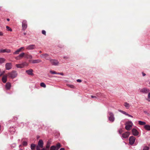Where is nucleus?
Here are the masks:
<instances>
[{"label":"nucleus","instance_id":"52","mask_svg":"<svg viewBox=\"0 0 150 150\" xmlns=\"http://www.w3.org/2000/svg\"><path fill=\"white\" fill-rule=\"evenodd\" d=\"M3 35V33L1 32H0V36H2Z\"/></svg>","mask_w":150,"mask_h":150},{"label":"nucleus","instance_id":"3","mask_svg":"<svg viewBox=\"0 0 150 150\" xmlns=\"http://www.w3.org/2000/svg\"><path fill=\"white\" fill-rule=\"evenodd\" d=\"M40 57L42 58H45L46 60H50V57L49 55L47 53H43L40 55Z\"/></svg>","mask_w":150,"mask_h":150},{"label":"nucleus","instance_id":"36","mask_svg":"<svg viewBox=\"0 0 150 150\" xmlns=\"http://www.w3.org/2000/svg\"><path fill=\"white\" fill-rule=\"evenodd\" d=\"M50 72L52 74H57V73L55 71L51 70L50 71Z\"/></svg>","mask_w":150,"mask_h":150},{"label":"nucleus","instance_id":"8","mask_svg":"<svg viewBox=\"0 0 150 150\" xmlns=\"http://www.w3.org/2000/svg\"><path fill=\"white\" fill-rule=\"evenodd\" d=\"M36 47L34 45H30L26 47V49L27 50H32L35 49Z\"/></svg>","mask_w":150,"mask_h":150},{"label":"nucleus","instance_id":"20","mask_svg":"<svg viewBox=\"0 0 150 150\" xmlns=\"http://www.w3.org/2000/svg\"><path fill=\"white\" fill-rule=\"evenodd\" d=\"M11 83L9 82H7L6 85V88L7 90L10 89L11 87Z\"/></svg>","mask_w":150,"mask_h":150},{"label":"nucleus","instance_id":"57","mask_svg":"<svg viewBox=\"0 0 150 150\" xmlns=\"http://www.w3.org/2000/svg\"><path fill=\"white\" fill-rule=\"evenodd\" d=\"M118 111H119V112H121V113L122 112V110H118Z\"/></svg>","mask_w":150,"mask_h":150},{"label":"nucleus","instance_id":"60","mask_svg":"<svg viewBox=\"0 0 150 150\" xmlns=\"http://www.w3.org/2000/svg\"><path fill=\"white\" fill-rule=\"evenodd\" d=\"M1 125H0V131H1Z\"/></svg>","mask_w":150,"mask_h":150},{"label":"nucleus","instance_id":"9","mask_svg":"<svg viewBox=\"0 0 150 150\" xmlns=\"http://www.w3.org/2000/svg\"><path fill=\"white\" fill-rule=\"evenodd\" d=\"M50 62L52 65L55 66L59 64V62L57 60L54 59H50Z\"/></svg>","mask_w":150,"mask_h":150},{"label":"nucleus","instance_id":"1","mask_svg":"<svg viewBox=\"0 0 150 150\" xmlns=\"http://www.w3.org/2000/svg\"><path fill=\"white\" fill-rule=\"evenodd\" d=\"M7 75L10 78L13 79L17 76V73L16 71L13 70L8 73Z\"/></svg>","mask_w":150,"mask_h":150},{"label":"nucleus","instance_id":"17","mask_svg":"<svg viewBox=\"0 0 150 150\" xmlns=\"http://www.w3.org/2000/svg\"><path fill=\"white\" fill-rule=\"evenodd\" d=\"M33 70L32 69H29L26 71V72L27 73L28 75H33Z\"/></svg>","mask_w":150,"mask_h":150},{"label":"nucleus","instance_id":"11","mask_svg":"<svg viewBox=\"0 0 150 150\" xmlns=\"http://www.w3.org/2000/svg\"><path fill=\"white\" fill-rule=\"evenodd\" d=\"M12 65L11 63H8L6 64L5 67L6 70H9L12 68Z\"/></svg>","mask_w":150,"mask_h":150},{"label":"nucleus","instance_id":"16","mask_svg":"<svg viewBox=\"0 0 150 150\" xmlns=\"http://www.w3.org/2000/svg\"><path fill=\"white\" fill-rule=\"evenodd\" d=\"M8 76L7 74L4 75L2 78V81L4 83H6L7 80V77Z\"/></svg>","mask_w":150,"mask_h":150},{"label":"nucleus","instance_id":"14","mask_svg":"<svg viewBox=\"0 0 150 150\" xmlns=\"http://www.w3.org/2000/svg\"><path fill=\"white\" fill-rule=\"evenodd\" d=\"M132 132L134 136H137L139 134V132L135 129L133 128L132 129Z\"/></svg>","mask_w":150,"mask_h":150},{"label":"nucleus","instance_id":"51","mask_svg":"<svg viewBox=\"0 0 150 150\" xmlns=\"http://www.w3.org/2000/svg\"><path fill=\"white\" fill-rule=\"evenodd\" d=\"M57 74H60L62 75H63L64 74L63 73H57Z\"/></svg>","mask_w":150,"mask_h":150},{"label":"nucleus","instance_id":"4","mask_svg":"<svg viewBox=\"0 0 150 150\" xmlns=\"http://www.w3.org/2000/svg\"><path fill=\"white\" fill-rule=\"evenodd\" d=\"M109 116L108 117L109 120L111 122H113L115 120V117L113 114L111 112H109Z\"/></svg>","mask_w":150,"mask_h":150},{"label":"nucleus","instance_id":"37","mask_svg":"<svg viewBox=\"0 0 150 150\" xmlns=\"http://www.w3.org/2000/svg\"><path fill=\"white\" fill-rule=\"evenodd\" d=\"M149 147L145 146L143 150H149Z\"/></svg>","mask_w":150,"mask_h":150},{"label":"nucleus","instance_id":"21","mask_svg":"<svg viewBox=\"0 0 150 150\" xmlns=\"http://www.w3.org/2000/svg\"><path fill=\"white\" fill-rule=\"evenodd\" d=\"M144 128L146 130H150V125H145L144 126Z\"/></svg>","mask_w":150,"mask_h":150},{"label":"nucleus","instance_id":"55","mask_svg":"<svg viewBox=\"0 0 150 150\" xmlns=\"http://www.w3.org/2000/svg\"><path fill=\"white\" fill-rule=\"evenodd\" d=\"M41 150H48L46 148H43Z\"/></svg>","mask_w":150,"mask_h":150},{"label":"nucleus","instance_id":"22","mask_svg":"<svg viewBox=\"0 0 150 150\" xmlns=\"http://www.w3.org/2000/svg\"><path fill=\"white\" fill-rule=\"evenodd\" d=\"M25 57L27 59H31L33 58L32 55L30 54H25Z\"/></svg>","mask_w":150,"mask_h":150},{"label":"nucleus","instance_id":"63","mask_svg":"<svg viewBox=\"0 0 150 150\" xmlns=\"http://www.w3.org/2000/svg\"><path fill=\"white\" fill-rule=\"evenodd\" d=\"M150 99H149V100H148V101H149V102H150V100H149Z\"/></svg>","mask_w":150,"mask_h":150},{"label":"nucleus","instance_id":"45","mask_svg":"<svg viewBox=\"0 0 150 150\" xmlns=\"http://www.w3.org/2000/svg\"><path fill=\"white\" fill-rule=\"evenodd\" d=\"M4 73H5V71H3L1 72V74H0V76H1L2 75H4Z\"/></svg>","mask_w":150,"mask_h":150},{"label":"nucleus","instance_id":"6","mask_svg":"<svg viewBox=\"0 0 150 150\" xmlns=\"http://www.w3.org/2000/svg\"><path fill=\"white\" fill-rule=\"evenodd\" d=\"M27 27V21L25 20L23 21L22 22V29L23 30H25Z\"/></svg>","mask_w":150,"mask_h":150},{"label":"nucleus","instance_id":"49","mask_svg":"<svg viewBox=\"0 0 150 150\" xmlns=\"http://www.w3.org/2000/svg\"><path fill=\"white\" fill-rule=\"evenodd\" d=\"M63 58H64V59H68L69 58V57H67L64 56V57Z\"/></svg>","mask_w":150,"mask_h":150},{"label":"nucleus","instance_id":"62","mask_svg":"<svg viewBox=\"0 0 150 150\" xmlns=\"http://www.w3.org/2000/svg\"><path fill=\"white\" fill-rule=\"evenodd\" d=\"M19 150H23V149H19Z\"/></svg>","mask_w":150,"mask_h":150},{"label":"nucleus","instance_id":"25","mask_svg":"<svg viewBox=\"0 0 150 150\" xmlns=\"http://www.w3.org/2000/svg\"><path fill=\"white\" fill-rule=\"evenodd\" d=\"M16 66L18 68H23L22 64H16Z\"/></svg>","mask_w":150,"mask_h":150},{"label":"nucleus","instance_id":"31","mask_svg":"<svg viewBox=\"0 0 150 150\" xmlns=\"http://www.w3.org/2000/svg\"><path fill=\"white\" fill-rule=\"evenodd\" d=\"M25 54L24 52H23L21 54H20L19 56L21 58V59H22L23 57L24 56H25Z\"/></svg>","mask_w":150,"mask_h":150},{"label":"nucleus","instance_id":"2","mask_svg":"<svg viewBox=\"0 0 150 150\" xmlns=\"http://www.w3.org/2000/svg\"><path fill=\"white\" fill-rule=\"evenodd\" d=\"M125 129L127 130H129L131 129L133 125L131 121H129L126 123Z\"/></svg>","mask_w":150,"mask_h":150},{"label":"nucleus","instance_id":"23","mask_svg":"<svg viewBox=\"0 0 150 150\" xmlns=\"http://www.w3.org/2000/svg\"><path fill=\"white\" fill-rule=\"evenodd\" d=\"M51 143L49 142H48L46 145V148L48 150H49V148L50 146Z\"/></svg>","mask_w":150,"mask_h":150},{"label":"nucleus","instance_id":"41","mask_svg":"<svg viewBox=\"0 0 150 150\" xmlns=\"http://www.w3.org/2000/svg\"><path fill=\"white\" fill-rule=\"evenodd\" d=\"M123 132V130L122 129H120L119 131V133L121 134Z\"/></svg>","mask_w":150,"mask_h":150},{"label":"nucleus","instance_id":"53","mask_svg":"<svg viewBox=\"0 0 150 150\" xmlns=\"http://www.w3.org/2000/svg\"><path fill=\"white\" fill-rule=\"evenodd\" d=\"M142 74L143 75V76H144L146 75V74L144 73L143 72H142Z\"/></svg>","mask_w":150,"mask_h":150},{"label":"nucleus","instance_id":"54","mask_svg":"<svg viewBox=\"0 0 150 150\" xmlns=\"http://www.w3.org/2000/svg\"><path fill=\"white\" fill-rule=\"evenodd\" d=\"M144 112L145 113V114H149L146 111H144Z\"/></svg>","mask_w":150,"mask_h":150},{"label":"nucleus","instance_id":"47","mask_svg":"<svg viewBox=\"0 0 150 150\" xmlns=\"http://www.w3.org/2000/svg\"><path fill=\"white\" fill-rule=\"evenodd\" d=\"M76 81L78 82H81L82 81L81 80L78 79L76 80Z\"/></svg>","mask_w":150,"mask_h":150},{"label":"nucleus","instance_id":"7","mask_svg":"<svg viewBox=\"0 0 150 150\" xmlns=\"http://www.w3.org/2000/svg\"><path fill=\"white\" fill-rule=\"evenodd\" d=\"M136 138L133 136L130 137L129 138V143L131 145L133 144L135 142Z\"/></svg>","mask_w":150,"mask_h":150},{"label":"nucleus","instance_id":"27","mask_svg":"<svg viewBox=\"0 0 150 150\" xmlns=\"http://www.w3.org/2000/svg\"><path fill=\"white\" fill-rule=\"evenodd\" d=\"M138 123L140 125H145L146 123L144 122H142L141 121H139Z\"/></svg>","mask_w":150,"mask_h":150},{"label":"nucleus","instance_id":"44","mask_svg":"<svg viewBox=\"0 0 150 150\" xmlns=\"http://www.w3.org/2000/svg\"><path fill=\"white\" fill-rule=\"evenodd\" d=\"M40 147H39V146H37L36 147V149L37 150H40Z\"/></svg>","mask_w":150,"mask_h":150},{"label":"nucleus","instance_id":"13","mask_svg":"<svg viewBox=\"0 0 150 150\" xmlns=\"http://www.w3.org/2000/svg\"><path fill=\"white\" fill-rule=\"evenodd\" d=\"M11 52V50L9 49H1L0 50V53H1L5 52L9 53L10 52Z\"/></svg>","mask_w":150,"mask_h":150},{"label":"nucleus","instance_id":"10","mask_svg":"<svg viewBox=\"0 0 150 150\" xmlns=\"http://www.w3.org/2000/svg\"><path fill=\"white\" fill-rule=\"evenodd\" d=\"M25 50V48L24 47H22L17 50L16 51H15L13 53V54H19V53L21 51L24 50Z\"/></svg>","mask_w":150,"mask_h":150},{"label":"nucleus","instance_id":"29","mask_svg":"<svg viewBox=\"0 0 150 150\" xmlns=\"http://www.w3.org/2000/svg\"><path fill=\"white\" fill-rule=\"evenodd\" d=\"M5 61V59L4 58H0V63H4Z\"/></svg>","mask_w":150,"mask_h":150},{"label":"nucleus","instance_id":"42","mask_svg":"<svg viewBox=\"0 0 150 150\" xmlns=\"http://www.w3.org/2000/svg\"><path fill=\"white\" fill-rule=\"evenodd\" d=\"M122 113L123 114H125V115H127V113L125 112L124 111H122Z\"/></svg>","mask_w":150,"mask_h":150},{"label":"nucleus","instance_id":"24","mask_svg":"<svg viewBox=\"0 0 150 150\" xmlns=\"http://www.w3.org/2000/svg\"><path fill=\"white\" fill-rule=\"evenodd\" d=\"M55 146L56 147V150H58L61 147V145L60 143H58L56 144Z\"/></svg>","mask_w":150,"mask_h":150},{"label":"nucleus","instance_id":"61","mask_svg":"<svg viewBox=\"0 0 150 150\" xmlns=\"http://www.w3.org/2000/svg\"><path fill=\"white\" fill-rule=\"evenodd\" d=\"M23 34H24V35H26V33H23Z\"/></svg>","mask_w":150,"mask_h":150},{"label":"nucleus","instance_id":"28","mask_svg":"<svg viewBox=\"0 0 150 150\" xmlns=\"http://www.w3.org/2000/svg\"><path fill=\"white\" fill-rule=\"evenodd\" d=\"M36 145L35 144H32L31 145V149L32 150H34L35 149Z\"/></svg>","mask_w":150,"mask_h":150},{"label":"nucleus","instance_id":"48","mask_svg":"<svg viewBox=\"0 0 150 150\" xmlns=\"http://www.w3.org/2000/svg\"><path fill=\"white\" fill-rule=\"evenodd\" d=\"M148 98L150 99V93H149L148 95Z\"/></svg>","mask_w":150,"mask_h":150},{"label":"nucleus","instance_id":"34","mask_svg":"<svg viewBox=\"0 0 150 150\" xmlns=\"http://www.w3.org/2000/svg\"><path fill=\"white\" fill-rule=\"evenodd\" d=\"M22 64V65H23V67L25 66H28V64L26 62H24V63H23Z\"/></svg>","mask_w":150,"mask_h":150},{"label":"nucleus","instance_id":"59","mask_svg":"<svg viewBox=\"0 0 150 150\" xmlns=\"http://www.w3.org/2000/svg\"><path fill=\"white\" fill-rule=\"evenodd\" d=\"M39 52L40 53H41L42 52V51H39Z\"/></svg>","mask_w":150,"mask_h":150},{"label":"nucleus","instance_id":"15","mask_svg":"<svg viewBox=\"0 0 150 150\" xmlns=\"http://www.w3.org/2000/svg\"><path fill=\"white\" fill-rule=\"evenodd\" d=\"M129 135V133L128 132H127L122 134V137L124 138H127Z\"/></svg>","mask_w":150,"mask_h":150},{"label":"nucleus","instance_id":"39","mask_svg":"<svg viewBox=\"0 0 150 150\" xmlns=\"http://www.w3.org/2000/svg\"><path fill=\"white\" fill-rule=\"evenodd\" d=\"M42 33L43 35H46V32L45 30H42Z\"/></svg>","mask_w":150,"mask_h":150},{"label":"nucleus","instance_id":"50","mask_svg":"<svg viewBox=\"0 0 150 150\" xmlns=\"http://www.w3.org/2000/svg\"><path fill=\"white\" fill-rule=\"evenodd\" d=\"M127 116H128L129 117H133L131 115H129V114H127Z\"/></svg>","mask_w":150,"mask_h":150},{"label":"nucleus","instance_id":"33","mask_svg":"<svg viewBox=\"0 0 150 150\" xmlns=\"http://www.w3.org/2000/svg\"><path fill=\"white\" fill-rule=\"evenodd\" d=\"M6 28L7 30L8 31H12V29L8 26H6Z\"/></svg>","mask_w":150,"mask_h":150},{"label":"nucleus","instance_id":"32","mask_svg":"<svg viewBox=\"0 0 150 150\" xmlns=\"http://www.w3.org/2000/svg\"><path fill=\"white\" fill-rule=\"evenodd\" d=\"M50 150H56V147L55 146H52L50 149Z\"/></svg>","mask_w":150,"mask_h":150},{"label":"nucleus","instance_id":"19","mask_svg":"<svg viewBox=\"0 0 150 150\" xmlns=\"http://www.w3.org/2000/svg\"><path fill=\"white\" fill-rule=\"evenodd\" d=\"M9 132L11 134H13L15 132L16 130L13 127H11L9 129Z\"/></svg>","mask_w":150,"mask_h":150},{"label":"nucleus","instance_id":"35","mask_svg":"<svg viewBox=\"0 0 150 150\" xmlns=\"http://www.w3.org/2000/svg\"><path fill=\"white\" fill-rule=\"evenodd\" d=\"M67 86H68L70 88H75V86L72 85H70V84H68L67 85Z\"/></svg>","mask_w":150,"mask_h":150},{"label":"nucleus","instance_id":"58","mask_svg":"<svg viewBox=\"0 0 150 150\" xmlns=\"http://www.w3.org/2000/svg\"><path fill=\"white\" fill-rule=\"evenodd\" d=\"M7 20L8 21H10V19L9 18H7Z\"/></svg>","mask_w":150,"mask_h":150},{"label":"nucleus","instance_id":"43","mask_svg":"<svg viewBox=\"0 0 150 150\" xmlns=\"http://www.w3.org/2000/svg\"><path fill=\"white\" fill-rule=\"evenodd\" d=\"M122 113L123 114H125V115H127V113L125 112L124 111H122Z\"/></svg>","mask_w":150,"mask_h":150},{"label":"nucleus","instance_id":"40","mask_svg":"<svg viewBox=\"0 0 150 150\" xmlns=\"http://www.w3.org/2000/svg\"><path fill=\"white\" fill-rule=\"evenodd\" d=\"M15 58L16 59V60H19V59H21V58L19 56H18L16 57H15Z\"/></svg>","mask_w":150,"mask_h":150},{"label":"nucleus","instance_id":"5","mask_svg":"<svg viewBox=\"0 0 150 150\" xmlns=\"http://www.w3.org/2000/svg\"><path fill=\"white\" fill-rule=\"evenodd\" d=\"M150 90L149 89L144 88L140 89V92L146 94L149 92Z\"/></svg>","mask_w":150,"mask_h":150},{"label":"nucleus","instance_id":"30","mask_svg":"<svg viewBox=\"0 0 150 150\" xmlns=\"http://www.w3.org/2000/svg\"><path fill=\"white\" fill-rule=\"evenodd\" d=\"M40 86L42 87L43 88H45L46 87V85L45 84V83H44L42 82L40 83Z\"/></svg>","mask_w":150,"mask_h":150},{"label":"nucleus","instance_id":"38","mask_svg":"<svg viewBox=\"0 0 150 150\" xmlns=\"http://www.w3.org/2000/svg\"><path fill=\"white\" fill-rule=\"evenodd\" d=\"M23 145L24 146H26L27 145V143L26 141H24L23 143Z\"/></svg>","mask_w":150,"mask_h":150},{"label":"nucleus","instance_id":"26","mask_svg":"<svg viewBox=\"0 0 150 150\" xmlns=\"http://www.w3.org/2000/svg\"><path fill=\"white\" fill-rule=\"evenodd\" d=\"M124 105L127 109H128L130 107V105L127 102L124 103Z\"/></svg>","mask_w":150,"mask_h":150},{"label":"nucleus","instance_id":"56","mask_svg":"<svg viewBox=\"0 0 150 150\" xmlns=\"http://www.w3.org/2000/svg\"><path fill=\"white\" fill-rule=\"evenodd\" d=\"M59 150H65V149L64 148H62L60 149Z\"/></svg>","mask_w":150,"mask_h":150},{"label":"nucleus","instance_id":"64","mask_svg":"<svg viewBox=\"0 0 150 150\" xmlns=\"http://www.w3.org/2000/svg\"><path fill=\"white\" fill-rule=\"evenodd\" d=\"M21 146V145H20L19 146V147H20V146Z\"/></svg>","mask_w":150,"mask_h":150},{"label":"nucleus","instance_id":"12","mask_svg":"<svg viewBox=\"0 0 150 150\" xmlns=\"http://www.w3.org/2000/svg\"><path fill=\"white\" fill-rule=\"evenodd\" d=\"M44 143L43 141L41 140H40L38 143V146H39L41 148H42L43 147Z\"/></svg>","mask_w":150,"mask_h":150},{"label":"nucleus","instance_id":"46","mask_svg":"<svg viewBox=\"0 0 150 150\" xmlns=\"http://www.w3.org/2000/svg\"><path fill=\"white\" fill-rule=\"evenodd\" d=\"M91 97L92 98H96V99L97 98V97L96 96H91Z\"/></svg>","mask_w":150,"mask_h":150},{"label":"nucleus","instance_id":"18","mask_svg":"<svg viewBox=\"0 0 150 150\" xmlns=\"http://www.w3.org/2000/svg\"><path fill=\"white\" fill-rule=\"evenodd\" d=\"M32 63L33 64L38 63L41 62L42 60L40 59H37L35 60H32L31 61Z\"/></svg>","mask_w":150,"mask_h":150}]
</instances>
